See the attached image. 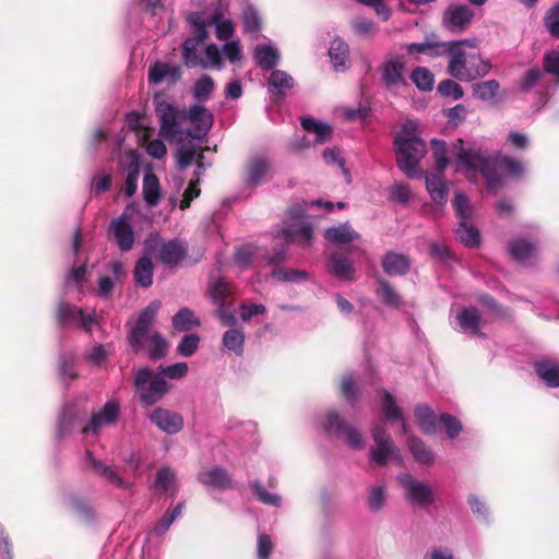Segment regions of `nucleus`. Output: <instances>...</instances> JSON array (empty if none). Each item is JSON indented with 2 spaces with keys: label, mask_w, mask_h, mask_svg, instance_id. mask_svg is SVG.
I'll list each match as a JSON object with an SVG mask.
<instances>
[{
  "label": "nucleus",
  "mask_w": 559,
  "mask_h": 559,
  "mask_svg": "<svg viewBox=\"0 0 559 559\" xmlns=\"http://www.w3.org/2000/svg\"><path fill=\"white\" fill-rule=\"evenodd\" d=\"M433 155L436 158L437 173L427 174L425 176L426 189L432 201L442 206L448 201L449 188L442 178V173L447 166L452 163L456 169L466 171L478 170L486 179L489 189H496L500 186L501 180L498 174L492 169V160L490 156L477 147H464L463 140L459 139L451 148L452 159L447 157L445 143L433 139Z\"/></svg>",
  "instance_id": "nucleus-1"
},
{
  "label": "nucleus",
  "mask_w": 559,
  "mask_h": 559,
  "mask_svg": "<svg viewBox=\"0 0 559 559\" xmlns=\"http://www.w3.org/2000/svg\"><path fill=\"white\" fill-rule=\"evenodd\" d=\"M187 21L193 28L194 36L186 39L183 43L182 57L185 63L190 68L222 69V53L215 44H210L204 49H200L203 41L207 38L206 23L203 14L199 12L190 13L187 16Z\"/></svg>",
  "instance_id": "nucleus-2"
},
{
  "label": "nucleus",
  "mask_w": 559,
  "mask_h": 559,
  "mask_svg": "<svg viewBox=\"0 0 559 559\" xmlns=\"http://www.w3.org/2000/svg\"><path fill=\"white\" fill-rule=\"evenodd\" d=\"M162 304L159 300H153L139 314L135 322L130 326L128 336L129 345L134 353H139L145 340L150 343V358L159 359L167 353V342L158 333L147 336L148 329L152 325Z\"/></svg>",
  "instance_id": "nucleus-3"
},
{
  "label": "nucleus",
  "mask_w": 559,
  "mask_h": 559,
  "mask_svg": "<svg viewBox=\"0 0 559 559\" xmlns=\"http://www.w3.org/2000/svg\"><path fill=\"white\" fill-rule=\"evenodd\" d=\"M394 145L399 168L408 178H418L420 173L417 165L426 153L425 142L416 135L415 130L403 127L395 138Z\"/></svg>",
  "instance_id": "nucleus-4"
},
{
  "label": "nucleus",
  "mask_w": 559,
  "mask_h": 559,
  "mask_svg": "<svg viewBox=\"0 0 559 559\" xmlns=\"http://www.w3.org/2000/svg\"><path fill=\"white\" fill-rule=\"evenodd\" d=\"M447 56L449 57L448 73L461 82H472L486 76L491 63L479 53H466L463 48L452 45Z\"/></svg>",
  "instance_id": "nucleus-5"
},
{
  "label": "nucleus",
  "mask_w": 559,
  "mask_h": 559,
  "mask_svg": "<svg viewBox=\"0 0 559 559\" xmlns=\"http://www.w3.org/2000/svg\"><path fill=\"white\" fill-rule=\"evenodd\" d=\"M133 384L141 403L145 406L156 404L169 391V384L162 374H154L147 367L138 370Z\"/></svg>",
  "instance_id": "nucleus-6"
},
{
  "label": "nucleus",
  "mask_w": 559,
  "mask_h": 559,
  "mask_svg": "<svg viewBox=\"0 0 559 559\" xmlns=\"http://www.w3.org/2000/svg\"><path fill=\"white\" fill-rule=\"evenodd\" d=\"M155 111L159 121V136L173 142L183 135L182 122L186 120V111L173 104L156 99Z\"/></svg>",
  "instance_id": "nucleus-7"
},
{
  "label": "nucleus",
  "mask_w": 559,
  "mask_h": 559,
  "mask_svg": "<svg viewBox=\"0 0 559 559\" xmlns=\"http://www.w3.org/2000/svg\"><path fill=\"white\" fill-rule=\"evenodd\" d=\"M136 212V205L128 204L122 213L112 218L108 225V239L119 248L122 252L130 251L135 242V233L131 224L132 217Z\"/></svg>",
  "instance_id": "nucleus-8"
},
{
  "label": "nucleus",
  "mask_w": 559,
  "mask_h": 559,
  "mask_svg": "<svg viewBox=\"0 0 559 559\" xmlns=\"http://www.w3.org/2000/svg\"><path fill=\"white\" fill-rule=\"evenodd\" d=\"M374 447L370 449V460L378 465H386L389 461H394L397 465L403 464L400 450L393 444L391 437L385 432L382 425H376L371 430Z\"/></svg>",
  "instance_id": "nucleus-9"
},
{
  "label": "nucleus",
  "mask_w": 559,
  "mask_h": 559,
  "mask_svg": "<svg viewBox=\"0 0 559 559\" xmlns=\"http://www.w3.org/2000/svg\"><path fill=\"white\" fill-rule=\"evenodd\" d=\"M312 235V226L304 217V214L300 211L292 210L282 229V236L286 245L296 242L302 247H308L311 245Z\"/></svg>",
  "instance_id": "nucleus-10"
},
{
  "label": "nucleus",
  "mask_w": 559,
  "mask_h": 559,
  "mask_svg": "<svg viewBox=\"0 0 559 559\" xmlns=\"http://www.w3.org/2000/svg\"><path fill=\"white\" fill-rule=\"evenodd\" d=\"M381 81L388 91H396L408 86L406 64L401 56L386 58L379 68Z\"/></svg>",
  "instance_id": "nucleus-11"
},
{
  "label": "nucleus",
  "mask_w": 559,
  "mask_h": 559,
  "mask_svg": "<svg viewBox=\"0 0 559 559\" xmlns=\"http://www.w3.org/2000/svg\"><path fill=\"white\" fill-rule=\"evenodd\" d=\"M121 415L120 404L110 400L96 412H93L91 423L83 428V433L99 435L105 428L114 426Z\"/></svg>",
  "instance_id": "nucleus-12"
},
{
  "label": "nucleus",
  "mask_w": 559,
  "mask_h": 559,
  "mask_svg": "<svg viewBox=\"0 0 559 559\" xmlns=\"http://www.w3.org/2000/svg\"><path fill=\"white\" fill-rule=\"evenodd\" d=\"M399 480L406 489V498L413 507L426 508L433 502L431 488L413 478L409 474L399 475Z\"/></svg>",
  "instance_id": "nucleus-13"
},
{
  "label": "nucleus",
  "mask_w": 559,
  "mask_h": 559,
  "mask_svg": "<svg viewBox=\"0 0 559 559\" xmlns=\"http://www.w3.org/2000/svg\"><path fill=\"white\" fill-rule=\"evenodd\" d=\"M272 160L264 154L252 155L246 167V181L252 187H258L273 177Z\"/></svg>",
  "instance_id": "nucleus-14"
},
{
  "label": "nucleus",
  "mask_w": 559,
  "mask_h": 559,
  "mask_svg": "<svg viewBox=\"0 0 559 559\" xmlns=\"http://www.w3.org/2000/svg\"><path fill=\"white\" fill-rule=\"evenodd\" d=\"M58 320L62 325L73 324L90 332L96 322V312L92 310L90 313H85L74 305L61 302L58 309Z\"/></svg>",
  "instance_id": "nucleus-15"
},
{
  "label": "nucleus",
  "mask_w": 559,
  "mask_h": 559,
  "mask_svg": "<svg viewBox=\"0 0 559 559\" xmlns=\"http://www.w3.org/2000/svg\"><path fill=\"white\" fill-rule=\"evenodd\" d=\"M324 430L330 435H344L346 437L347 443L353 449L360 450L364 448L365 442L361 433L357 429L346 425L340 415L334 411H331L328 414Z\"/></svg>",
  "instance_id": "nucleus-16"
},
{
  "label": "nucleus",
  "mask_w": 559,
  "mask_h": 559,
  "mask_svg": "<svg viewBox=\"0 0 559 559\" xmlns=\"http://www.w3.org/2000/svg\"><path fill=\"white\" fill-rule=\"evenodd\" d=\"M186 119H188L192 126V129L189 130L187 134L197 140L204 139L213 126L212 114L200 105H193L189 111L186 112Z\"/></svg>",
  "instance_id": "nucleus-17"
},
{
  "label": "nucleus",
  "mask_w": 559,
  "mask_h": 559,
  "mask_svg": "<svg viewBox=\"0 0 559 559\" xmlns=\"http://www.w3.org/2000/svg\"><path fill=\"white\" fill-rule=\"evenodd\" d=\"M474 17V12L465 4H451L447 8L442 16V26L456 33L462 31Z\"/></svg>",
  "instance_id": "nucleus-18"
},
{
  "label": "nucleus",
  "mask_w": 559,
  "mask_h": 559,
  "mask_svg": "<svg viewBox=\"0 0 559 559\" xmlns=\"http://www.w3.org/2000/svg\"><path fill=\"white\" fill-rule=\"evenodd\" d=\"M85 459L88 467L105 481L117 488H129V483L118 474L114 466L107 465L102 460L95 459L90 450H86Z\"/></svg>",
  "instance_id": "nucleus-19"
},
{
  "label": "nucleus",
  "mask_w": 559,
  "mask_h": 559,
  "mask_svg": "<svg viewBox=\"0 0 559 559\" xmlns=\"http://www.w3.org/2000/svg\"><path fill=\"white\" fill-rule=\"evenodd\" d=\"M150 419L158 429L168 435H175L183 427V418L180 414L162 407L154 409Z\"/></svg>",
  "instance_id": "nucleus-20"
},
{
  "label": "nucleus",
  "mask_w": 559,
  "mask_h": 559,
  "mask_svg": "<svg viewBox=\"0 0 559 559\" xmlns=\"http://www.w3.org/2000/svg\"><path fill=\"white\" fill-rule=\"evenodd\" d=\"M510 255L522 264H530L537 255L538 249L535 242L519 237L509 242Z\"/></svg>",
  "instance_id": "nucleus-21"
},
{
  "label": "nucleus",
  "mask_w": 559,
  "mask_h": 559,
  "mask_svg": "<svg viewBox=\"0 0 559 559\" xmlns=\"http://www.w3.org/2000/svg\"><path fill=\"white\" fill-rule=\"evenodd\" d=\"M180 79V69L165 62H155L148 70V82L159 84L162 82L175 83Z\"/></svg>",
  "instance_id": "nucleus-22"
},
{
  "label": "nucleus",
  "mask_w": 559,
  "mask_h": 559,
  "mask_svg": "<svg viewBox=\"0 0 559 559\" xmlns=\"http://www.w3.org/2000/svg\"><path fill=\"white\" fill-rule=\"evenodd\" d=\"M324 237L332 243L346 245L359 239L360 235L353 229L349 223L346 222L325 229Z\"/></svg>",
  "instance_id": "nucleus-23"
},
{
  "label": "nucleus",
  "mask_w": 559,
  "mask_h": 559,
  "mask_svg": "<svg viewBox=\"0 0 559 559\" xmlns=\"http://www.w3.org/2000/svg\"><path fill=\"white\" fill-rule=\"evenodd\" d=\"M187 254V248L183 243L174 239L162 245L159 249L160 261L169 266L178 264Z\"/></svg>",
  "instance_id": "nucleus-24"
},
{
  "label": "nucleus",
  "mask_w": 559,
  "mask_h": 559,
  "mask_svg": "<svg viewBox=\"0 0 559 559\" xmlns=\"http://www.w3.org/2000/svg\"><path fill=\"white\" fill-rule=\"evenodd\" d=\"M411 261L407 255L388 252L382 260L383 271L390 276L404 275L408 272Z\"/></svg>",
  "instance_id": "nucleus-25"
},
{
  "label": "nucleus",
  "mask_w": 559,
  "mask_h": 559,
  "mask_svg": "<svg viewBox=\"0 0 559 559\" xmlns=\"http://www.w3.org/2000/svg\"><path fill=\"white\" fill-rule=\"evenodd\" d=\"M267 86L272 95L285 97L287 92L294 87V79L285 71L274 70L270 74Z\"/></svg>",
  "instance_id": "nucleus-26"
},
{
  "label": "nucleus",
  "mask_w": 559,
  "mask_h": 559,
  "mask_svg": "<svg viewBox=\"0 0 559 559\" xmlns=\"http://www.w3.org/2000/svg\"><path fill=\"white\" fill-rule=\"evenodd\" d=\"M456 322L461 331L475 335H483L479 332L480 316L476 308H464L456 314Z\"/></svg>",
  "instance_id": "nucleus-27"
},
{
  "label": "nucleus",
  "mask_w": 559,
  "mask_h": 559,
  "mask_svg": "<svg viewBox=\"0 0 559 559\" xmlns=\"http://www.w3.org/2000/svg\"><path fill=\"white\" fill-rule=\"evenodd\" d=\"M255 63L263 70H273L280 61V53L273 45H258L253 53Z\"/></svg>",
  "instance_id": "nucleus-28"
},
{
  "label": "nucleus",
  "mask_w": 559,
  "mask_h": 559,
  "mask_svg": "<svg viewBox=\"0 0 559 559\" xmlns=\"http://www.w3.org/2000/svg\"><path fill=\"white\" fill-rule=\"evenodd\" d=\"M330 273L342 281H353L355 278V269L353 262L343 255L333 254L329 263Z\"/></svg>",
  "instance_id": "nucleus-29"
},
{
  "label": "nucleus",
  "mask_w": 559,
  "mask_h": 559,
  "mask_svg": "<svg viewBox=\"0 0 559 559\" xmlns=\"http://www.w3.org/2000/svg\"><path fill=\"white\" fill-rule=\"evenodd\" d=\"M198 479L203 485L218 489H227L230 487V477L222 467H213L209 471L200 472Z\"/></svg>",
  "instance_id": "nucleus-30"
},
{
  "label": "nucleus",
  "mask_w": 559,
  "mask_h": 559,
  "mask_svg": "<svg viewBox=\"0 0 559 559\" xmlns=\"http://www.w3.org/2000/svg\"><path fill=\"white\" fill-rule=\"evenodd\" d=\"M206 28L211 25L215 26V34L218 40L227 41L234 34V23L229 19H224L221 12H215L207 19L204 17Z\"/></svg>",
  "instance_id": "nucleus-31"
},
{
  "label": "nucleus",
  "mask_w": 559,
  "mask_h": 559,
  "mask_svg": "<svg viewBox=\"0 0 559 559\" xmlns=\"http://www.w3.org/2000/svg\"><path fill=\"white\" fill-rule=\"evenodd\" d=\"M538 377L550 388L559 386V365L552 360H540L534 365Z\"/></svg>",
  "instance_id": "nucleus-32"
},
{
  "label": "nucleus",
  "mask_w": 559,
  "mask_h": 559,
  "mask_svg": "<svg viewBox=\"0 0 559 559\" xmlns=\"http://www.w3.org/2000/svg\"><path fill=\"white\" fill-rule=\"evenodd\" d=\"M415 417L421 431L426 435H432L437 431L439 418L426 405H418L415 408Z\"/></svg>",
  "instance_id": "nucleus-33"
},
{
  "label": "nucleus",
  "mask_w": 559,
  "mask_h": 559,
  "mask_svg": "<svg viewBox=\"0 0 559 559\" xmlns=\"http://www.w3.org/2000/svg\"><path fill=\"white\" fill-rule=\"evenodd\" d=\"M154 265L150 258H140L134 266L133 275L135 283L144 288H147L153 283Z\"/></svg>",
  "instance_id": "nucleus-34"
},
{
  "label": "nucleus",
  "mask_w": 559,
  "mask_h": 559,
  "mask_svg": "<svg viewBox=\"0 0 559 559\" xmlns=\"http://www.w3.org/2000/svg\"><path fill=\"white\" fill-rule=\"evenodd\" d=\"M301 126L307 132L316 134V143H323L332 135V127L329 123L311 117L302 118Z\"/></svg>",
  "instance_id": "nucleus-35"
},
{
  "label": "nucleus",
  "mask_w": 559,
  "mask_h": 559,
  "mask_svg": "<svg viewBox=\"0 0 559 559\" xmlns=\"http://www.w3.org/2000/svg\"><path fill=\"white\" fill-rule=\"evenodd\" d=\"M348 52V45L344 40L336 38L331 43L329 55L336 70L342 71L346 68Z\"/></svg>",
  "instance_id": "nucleus-36"
},
{
  "label": "nucleus",
  "mask_w": 559,
  "mask_h": 559,
  "mask_svg": "<svg viewBox=\"0 0 559 559\" xmlns=\"http://www.w3.org/2000/svg\"><path fill=\"white\" fill-rule=\"evenodd\" d=\"M143 198L150 206H154L160 199L159 180L153 173H146L143 179Z\"/></svg>",
  "instance_id": "nucleus-37"
},
{
  "label": "nucleus",
  "mask_w": 559,
  "mask_h": 559,
  "mask_svg": "<svg viewBox=\"0 0 559 559\" xmlns=\"http://www.w3.org/2000/svg\"><path fill=\"white\" fill-rule=\"evenodd\" d=\"M382 413L384 419L388 421L400 420L403 431L407 432V425L404 420L402 412L400 407L396 405L395 399L389 392H383V404H382Z\"/></svg>",
  "instance_id": "nucleus-38"
},
{
  "label": "nucleus",
  "mask_w": 559,
  "mask_h": 559,
  "mask_svg": "<svg viewBox=\"0 0 559 559\" xmlns=\"http://www.w3.org/2000/svg\"><path fill=\"white\" fill-rule=\"evenodd\" d=\"M455 234L459 240L466 247L475 248L480 243V235L478 229L472 224H468L467 221L460 222L457 228L455 229Z\"/></svg>",
  "instance_id": "nucleus-39"
},
{
  "label": "nucleus",
  "mask_w": 559,
  "mask_h": 559,
  "mask_svg": "<svg viewBox=\"0 0 559 559\" xmlns=\"http://www.w3.org/2000/svg\"><path fill=\"white\" fill-rule=\"evenodd\" d=\"M378 298L388 307L399 309L402 306L401 296L393 289L388 281H380L376 289Z\"/></svg>",
  "instance_id": "nucleus-40"
},
{
  "label": "nucleus",
  "mask_w": 559,
  "mask_h": 559,
  "mask_svg": "<svg viewBox=\"0 0 559 559\" xmlns=\"http://www.w3.org/2000/svg\"><path fill=\"white\" fill-rule=\"evenodd\" d=\"M444 41H425V43H413L406 46V50L409 55L425 53L431 57L445 56V47L442 46Z\"/></svg>",
  "instance_id": "nucleus-41"
},
{
  "label": "nucleus",
  "mask_w": 559,
  "mask_h": 559,
  "mask_svg": "<svg viewBox=\"0 0 559 559\" xmlns=\"http://www.w3.org/2000/svg\"><path fill=\"white\" fill-rule=\"evenodd\" d=\"M411 80L423 92H430L433 88L435 75L427 68L416 67L411 73Z\"/></svg>",
  "instance_id": "nucleus-42"
},
{
  "label": "nucleus",
  "mask_w": 559,
  "mask_h": 559,
  "mask_svg": "<svg viewBox=\"0 0 559 559\" xmlns=\"http://www.w3.org/2000/svg\"><path fill=\"white\" fill-rule=\"evenodd\" d=\"M200 321L195 318L192 310L188 308L180 309L173 317V326L175 330L186 332L191 330L193 326H198Z\"/></svg>",
  "instance_id": "nucleus-43"
},
{
  "label": "nucleus",
  "mask_w": 559,
  "mask_h": 559,
  "mask_svg": "<svg viewBox=\"0 0 559 559\" xmlns=\"http://www.w3.org/2000/svg\"><path fill=\"white\" fill-rule=\"evenodd\" d=\"M210 295L213 302L217 307H223L227 302V298L231 293L229 283L223 278L213 280L210 284Z\"/></svg>",
  "instance_id": "nucleus-44"
},
{
  "label": "nucleus",
  "mask_w": 559,
  "mask_h": 559,
  "mask_svg": "<svg viewBox=\"0 0 559 559\" xmlns=\"http://www.w3.org/2000/svg\"><path fill=\"white\" fill-rule=\"evenodd\" d=\"M500 90V84L497 80H487L474 84L473 95L484 102L492 100Z\"/></svg>",
  "instance_id": "nucleus-45"
},
{
  "label": "nucleus",
  "mask_w": 559,
  "mask_h": 559,
  "mask_svg": "<svg viewBox=\"0 0 559 559\" xmlns=\"http://www.w3.org/2000/svg\"><path fill=\"white\" fill-rule=\"evenodd\" d=\"M408 448L414 459L420 464H431L435 461V454L417 438H409Z\"/></svg>",
  "instance_id": "nucleus-46"
},
{
  "label": "nucleus",
  "mask_w": 559,
  "mask_h": 559,
  "mask_svg": "<svg viewBox=\"0 0 559 559\" xmlns=\"http://www.w3.org/2000/svg\"><path fill=\"white\" fill-rule=\"evenodd\" d=\"M223 346L237 355L242 354L245 345V334L241 330L230 329L223 335Z\"/></svg>",
  "instance_id": "nucleus-47"
},
{
  "label": "nucleus",
  "mask_w": 559,
  "mask_h": 559,
  "mask_svg": "<svg viewBox=\"0 0 559 559\" xmlns=\"http://www.w3.org/2000/svg\"><path fill=\"white\" fill-rule=\"evenodd\" d=\"M175 481V472L170 467H162L156 473L154 489L160 493H168L174 487Z\"/></svg>",
  "instance_id": "nucleus-48"
},
{
  "label": "nucleus",
  "mask_w": 559,
  "mask_h": 559,
  "mask_svg": "<svg viewBox=\"0 0 559 559\" xmlns=\"http://www.w3.org/2000/svg\"><path fill=\"white\" fill-rule=\"evenodd\" d=\"M352 28L355 35L361 38H372L378 32L374 22L362 16L353 20Z\"/></svg>",
  "instance_id": "nucleus-49"
},
{
  "label": "nucleus",
  "mask_w": 559,
  "mask_h": 559,
  "mask_svg": "<svg viewBox=\"0 0 559 559\" xmlns=\"http://www.w3.org/2000/svg\"><path fill=\"white\" fill-rule=\"evenodd\" d=\"M215 83L214 80L207 75H202L193 86V96L197 100H206L210 98L213 90H214Z\"/></svg>",
  "instance_id": "nucleus-50"
},
{
  "label": "nucleus",
  "mask_w": 559,
  "mask_h": 559,
  "mask_svg": "<svg viewBox=\"0 0 559 559\" xmlns=\"http://www.w3.org/2000/svg\"><path fill=\"white\" fill-rule=\"evenodd\" d=\"M243 28L246 33L258 34L261 29V16L253 7H248L242 13Z\"/></svg>",
  "instance_id": "nucleus-51"
},
{
  "label": "nucleus",
  "mask_w": 559,
  "mask_h": 559,
  "mask_svg": "<svg viewBox=\"0 0 559 559\" xmlns=\"http://www.w3.org/2000/svg\"><path fill=\"white\" fill-rule=\"evenodd\" d=\"M437 90L440 95L444 97H450L453 100H459L464 96V91L462 86L451 79L441 81L438 84Z\"/></svg>",
  "instance_id": "nucleus-52"
},
{
  "label": "nucleus",
  "mask_w": 559,
  "mask_h": 559,
  "mask_svg": "<svg viewBox=\"0 0 559 559\" xmlns=\"http://www.w3.org/2000/svg\"><path fill=\"white\" fill-rule=\"evenodd\" d=\"M453 207L461 222L468 221L473 215V207L469 199L464 193H456L453 200Z\"/></svg>",
  "instance_id": "nucleus-53"
},
{
  "label": "nucleus",
  "mask_w": 559,
  "mask_h": 559,
  "mask_svg": "<svg viewBox=\"0 0 559 559\" xmlns=\"http://www.w3.org/2000/svg\"><path fill=\"white\" fill-rule=\"evenodd\" d=\"M109 354V345L96 344L90 352L85 353V360L94 366L102 367L106 364Z\"/></svg>",
  "instance_id": "nucleus-54"
},
{
  "label": "nucleus",
  "mask_w": 559,
  "mask_h": 559,
  "mask_svg": "<svg viewBox=\"0 0 559 559\" xmlns=\"http://www.w3.org/2000/svg\"><path fill=\"white\" fill-rule=\"evenodd\" d=\"M74 355L72 353H66L60 356L59 359V373L63 381L74 380L78 377L73 368Z\"/></svg>",
  "instance_id": "nucleus-55"
},
{
  "label": "nucleus",
  "mask_w": 559,
  "mask_h": 559,
  "mask_svg": "<svg viewBox=\"0 0 559 559\" xmlns=\"http://www.w3.org/2000/svg\"><path fill=\"white\" fill-rule=\"evenodd\" d=\"M251 488L253 493L257 496L259 501L264 504L272 507H280L282 502V498L278 495L267 492L264 487L259 481H253L251 484Z\"/></svg>",
  "instance_id": "nucleus-56"
},
{
  "label": "nucleus",
  "mask_w": 559,
  "mask_h": 559,
  "mask_svg": "<svg viewBox=\"0 0 559 559\" xmlns=\"http://www.w3.org/2000/svg\"><path fill=\"white\" fill-rule=\"evenodd\" d=\"M384 503H385V490H384V487L383 486H373V487H371L370 490H369V493H368V498H367L368 508L371 511L377 512L380 509H382Z\"/></svg>",
  "instance_id": "nucleus-57"
},
{
  "label": "nucleus",
  "mask_w": 559,
  "mask_h": 559,
  "mask_svg": "<svg viewBox=\"0 0 559 559\" xmlns=\"http://www.w3.org/2000/svg\"><path fill=\"white\" fill-rule=\"evenodd\" d=\"M199 343L200 337L197 334H187L182 337L181 342L179 343L177 352L179 355L183 357H190L197 352Z\"/></svg>",
  "instance_id": "nucleus-58"
},
{
  "label": "nucleus",
  "mask_w": 559,
  "mask_h": 559,
  "mask_svg": "<svg viewBox=\"0 0 559 559\" xmlns=\"http://www.w3.org/2000/svg\"><path fill=\"white\" fill-rule=\"evenodd\" d=\"M342 394L344 399L349 403L354 404L359 395V389L352 374H346L342 380Z\"/></svg>",
  "instance_id": "nucleus-59"
},
{
  "label": "nucleus",
  "mask_w": 559,
  "mask_h": 559,
  "mask_svg": "<svg viewBox=\"0 0 559 559\" xmlns=\"http://www.w3.org/2000/svg\"><path fill=\"white\" fill-rule=\"evenodd\" d=\"M272 276L277 281L298 282L306 278V273L287 267H275Z\"/></svg>",
  "instance_id": "nucleus-60"
},
{
  "label": "nucleus",
  "mask_w": 559,
  "mask_h": 559,
  "mask_svg": "<svg viewBox=\"0 0 559 559\" xmlns=\"http://www.w3.org/2000/svg\"><path fill=\"white\" fill-rule=\"evenodd\" d=\"M188 373V365L187 362H176L174 365L163 367L159 366L158 374L165 379V377L169 379H181Z\"/></svg>",
  "instance_id": "nucleus-61"
},
{
  "label": "nucleus",
  "mask_w": 559,
  "mask_h": 559,
  "mask_svg": "<svg viewBox=\"0 0 559 559\" xmlns=\"http://www.w3.org/2000/svg\"><path fill=\"white\" fill-rule=\"evenodd\" d=\"M221 53L224 55L231 63L240 61L242 59L240 41L238 39L226 41L222 47Z\"/></svg>",
  "instance_id": "nucleus-62"
},
{
  "label": "nucleus",
  "mask_w": 559,
  "mask_h": 559,
  "mask_svg": "<svg viewBox=\"0 0 559 559\" xmlns=\"http://www.w3.org/2000/svg\"><path fill=\"white\" fill-rule=\"evenodd\" d=\"M545 25L554 37H559V4L552 7L545 16Z\"/></svg>",
  "instance_id": "nucleus-63"
},
{
  "label": "nucleus",
  "mask_w": 559,
  "mask_h": 559,
  "mask_svg": "<svg viewBox=\"0 0 559 559\" xmlns=\"http://www.w3.org/2000/svg\"><path fill=\"white\" fill-rule=\"evenodd\" d=\"M544 68L547 73L557 76V84L559 85V49L545 55Z\"/></svg>",
  "instance_id": "nucleus-64"
}]
</instances>
